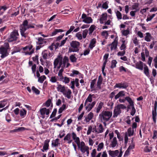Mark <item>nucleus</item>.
<instances>
[{
	"instance_id": "nucleus-1",
	"label": "nucleus",
	"mask_w": 157,
	"mask_h": 157,
	"mask_svg": "<svg viewBox=\"0 0 157 157\" xmlns=\"http://www.w3.org/2000/svg\"><path fill=\"white\" fill-rule=\"evenodd\" d=\"M112 114V111L103 110L99 114V118L105 124V122L110 120Z\"/></svg>"
},
{
	"instance_id": "nucleus-2",
	"label": "nucleus",
	"mask_w": 157,
	"mask_h": 157,
	"mask_svg": "<svg viewBox=\"0 0 157 157\" xmlns=\"http://www.w3.org/2000/svg\"><path fill=\"white\" fill-rule=\"evenodd\" d=\"M30 28H35V27L33 25H31L30 24H29L27 20H25L20 26L21 34L22 36L25 38L26 37L25 32L26 30Z\"/></svg>"
},
{
	"instance_id": "nucleus-3",
	"label": "nucleus",
	"mask_w": 157,
	"mask_h": 157,
	"mask_svg": "<svg viewBox=\"0 0 157 157\" xmlns=\"http://www.w3.org/2000/svg\"><path fill=\"white\" fill-rule=\"evenodd\" d=\"M126 108L124 104H120L117 105L114 107V109L113 110V117L114 118L117 117L118 115L120 114L121 111V109H125Z\"/></svg>"
},
{
	"instance_id": "nucleus-4",
	"label": "nucleus",
	"mask_w": 157,
	"mask_h": 157,
	"mask_svg": "<svg viewBox=\"0 0 157 157\" xmlns=\"http://www.w3.org/2000/svg\"><path fill=\"white\" fill-rule=\"evenodd\" d=\"M80 43L77 41L73 40L70 43V45L72 48H70L69 50V52H78L79 49Z\"/></svg>"
},
{
	"instance_id": "nucleus-5",
	"label": "nucleus",
	"mask_w": 157,
	"mask_h": 157,
	"mask_svg": "<svg viewBox=\"0 0 157 157\" xmlns=\"http://www.w3.org/2000/svg\"><path fill=\"white\" fill-rule=\"evenodd\" d=\"M82 153L84 155L86 154L87 156H88L90 154L89 151V147L86 146L84 142L82 141L80 143L79 148Z\"/></svg>"
},
{
	"instance_id": "nucleus-6",
	"label": "nucleus",
	"mask_w": 157,
	"mask_h": 157,
	"mask_svg": "<svg viewBox=\"0 0 157 157\" xmlns=\"http://www.w3.org/2000/svg\"><path fill=\"white\" fill-rule=\"evenodd\" d=\"M23 51V53L25 55H31L34 52V49L33 48V46L29 45L27 46L22 48Z\"/></svg>"
},
{
	"instance_id": "nucleus-7",
	"label": "nucleus",
	"mask_w": 157,
	"mask_h": 157,
	"mask_svg": "<svg viewBox=\"0 0 157 157\" xmlns=\"http://www.w3.org/2000/svg\"><path fill=\"white\" fill-rule=\"evenodd\" d=\"M122 149V148L121 147L120 151L118 155L119 151L117 150L115 151L109 150L108 151V152L109 155L111 157H115L116 156H117V157H121L123 154Z\"/></svg>"
},
{
	"instance_id": "nucleus-8",
	"label": "nucleus",
	"mask_w": 157,
	"mask_h": 157,
	"mask_svg": "<svg viewBox=\"0 0 157 157\" xmlns=\"http://www.w3.org/2000/svg\"><path fill=\"white\" fill-rule=\"evenodd\" d=\"M18 35V32L16 30L14 31L11 33L10 37L8 38V41L11 42L16 40Z\"/></svg>"
},
{
	"instance_id": "nucleus-9",
	"label": "nucleus",
	"mask_w": 157,
	"mask_h": 157,
	"mask_svg": "<svg viewBox=\"0 0 157 157\" xmlns=\"http://www.w3.org/2000/svg\"><path fill=\"white\" fill-rule=\"evenodd\" d=\"M118 37H116L113 42L111 44L108 45V46H110V49L111 51L113 50H116L117 49L118 43Z\"/></svg>"
},
{
	"instance_id": "nucleus-10",
	"label": "nucleus",
	"mask_w": 157,
	"mask_h": 157,
	"mask_svg": "<svg viewBox=\"0 0 157 157\" xmlns=\"http://www.w3.org/2000/svg\"><path fill=\"white\" fill-rule=\"evenodd\" d=\"M128 86V83L125 82L123 83L121 82L118 83H116L115 85L114 86V88H123L126 89Z\"/></svg>"
},
{
	"instance_id": "nucleus-11",
	"label": "nucleus",
	"mask_w": 157,
	"mask_h": 157,
	"mask_svg": "<svg viewBox=\"0 0 157 157\" xmlns=\"http://www.w3.org/2000/svg\"><path fill=\"white\" fill-rule=\"evenodd\" d=\"M41 114L42 116V117H48L49 114V109H47L45 108H44L40 110Z\"/></svg>"
},
{
	"instance_id": "nucleus-12",
	"label": "nucleus",
	"mask_w": 157,
	"mask_h": 157,
	"mask_svg": "<svg viewBox=\"0 0 157 157\" xmlns=\"http://www.w3.org/2000/svg\"><path fill=\"white\" fill-rule=\"evenodd\" d=\"M8 48H5L4 47L0 48V53L2 54L1 57L3 58L7 56L9 54L7 52V49Z\"/></svg>"
},
{
	"instance_id": "nucleus-13",
	"label": "nucleus",
	"mask_w": 157,
	"mask_h": 157,
	"mask_svg": "<svg viewBox=\"0 0 157 157\" xmlns=\"http://www.w3.org/2000/svg\"><path fill=\"white\" fill-rule=\"evenodd\" d=\"M71 94L72 92L71 90L68 89V87H66V89L63 94L65 97L68 99H70L71 98Z\"/></svg>"
},
{
	"instance_id": "nucleus-14",
	"label": "nucleus",
	"mask_w": 157,
	"mask_h": 157,
	"mask_svg": "<svg viewBox=\"0 0 157 157\" xmlns=\"http://www.w3.org/2000/svg\"><path fill=\"white\" fill-rule=\"evenodd\" d=\"M96 104L95 101H94L92 102V103H87L86 104L87 105L85 106V109L87 110L88 112L90 111L94 107Z\"/></svg>"
},
{
	"instance_id": "nucleus-15",
	"label": "nucleus",
	"mask_w": 157,
	"mask_h": 157,
	"mask_svg": "<svg viewBox=\"0 0 157 157\" xmlns=\"http://www.w3.org/2000/svg\"><path fill=\"white\" fill-rule=\"evenodd\" d=\"M107 14L106 13L102 14L99 19L100 24H103L104 23V22L107 20Z\"/></svg>"
},
{
	"instance_id": "nucleus-16",
	"label": "nucleus",
	"mask_w": 157,
	"mask_h": 157,
	"mask_svg": "<svg viewBox=\"0 0 157 157\" xmlns=\"http://www.w3.org/2000/svg\"><path fill=\"white\" fill-rule=\"evenodd\" d=\"M92 97L94 98L95 97V95L91 94H90L89 95L88 97L86 99L84 103V106H86L87 103L89 102L90 103H91L92 101Z\"/></svg>"
},
{
	"instance_id": "nucleus-17",
	"label": "nucleus",
	"mask_w": 157,
	"mask_h": 157,
	"mask_svg": "<svg viewBox=\"0 0 157 157\" xmlns=\"http://www.w3.org/2000/svg\"><path fill=\"white\" fill-rule=\"evenodd\" d=\"M63 57L61 55L58 56L57 58L56 59L54 62V67L55 68L58 64V63L61 62H62Z\"/></svg>"
},
{
	"instance_id": "nucleus-18",
	"label": "nucleus",
	"mask_w": 157,
	"mask_h": 157,
	"mask_svg": "<svg viewBox=\"0 0 157 157\" xmlns=\"http://www.w3.org/2000/svg\"><path fill=\"white\" fill-rule=\"evenodd\" d=\"M93 113L92 112H90L88 114L87 117H85L84 121L87 123L88 122L93 118Z\"/></svg>"
},
{
	"instance_id": "nucleus-19",
	"label": "nucleus",
	"mask_w": 157,
	"mask_h": 157,
	"mask_svg": "<svg viewBox=\"0 0 157 157\" xmlns=\"http://www.w3.org/2000/svg\"><path fill=\"white\" fill-rule=\"evenodd\" d=\"M143 62L140 61L139 62H137L136 63V67L138 69L142 70L143 69Z\"/></svg>"
},
{
	"instance_id": "nucleus-20",
	"label": "nucleus",
	"mask_w": 157,
	"mask_h": 157,
	"mask_svg": "<svg viewBox=\"0 0 157 157\" xmlns=\"http://www.w3.org/2000/svg\"><path fill=\"white\" fill-rule=\"evenodd\" d=\"M57 89L58 91L62 93L63 94L66 89V87H65L64 86L59 84L58 85Z\"/></svg>"
},
{
	"instance_id": "nucleus-21",
	"label": "nucleus",
	"mask_w": 157,
	"mask_h": 157,
	"mask_svg": "<svg viewBox=\"0 0 157 157\" xmlns=\"http://www.w3.org/2000/svg\"><path fill=\"white\" fill-rule=\"evenodd\" d=\"M96 42V39L95 38L92 39L90 43L89 46V48L91 49H92L95 46V44Z\"/></svg>"
},
{
	"instance_id": "nucleus-22",
	"label": "nucleus",
	"mask_w": 157,
	"mask_h": 157,
	"mask_svg": "<svg viewBox=\"0 0 157 157\" xmlns=\"http://www.w3.org/2000/svg\"><path fill=\"white\" fill-rule=\"evenodd\" d=\"M144 73L147 77H150V75L149 72V69L148 67L146 64L144 65Z\"/></svg>"
},
{
	"instance_id": "nucleus-23",
	"label": "nucleus",
	"mask_w": 157,
	"mask_h": 157,
	"mask_svg": "<svg viewBox=\"0 0 157 157\" xmlns=\"http://www.w3.org/2000/svg\"><path fill=\"white\" fill-rule=\"evenodd\" d=\"M102 82V78L101 76H100L98 77V81L97 82V87L99 89H100L101 88V84Z\"/></svg>"
},
{
	"instance_id": "nucleus-24",
	"label": "nucleus",
	"mask_w": 157,
	"mask_h": 157,
	"mask_svg": "<svg viewBox=\"0 0 157 157\" xmlns=\"http://www.w3.org/2000/svg\"><path fill=\"white\" fill-rule=\"evenodd\" d=\"M146 36L144 37V40L147 42H150L151 41V39L152 38V36L149 33H145Z\"/></svg>"
},
{
	"instance_id": "nucleus-25",
	"label": "nucleus",
	"mask_w": 157,
	"mask_h": 157,
	"mask_svg": "<svg viewBox=\"0 0 157 157\" xmlns=\"http://www.w3.org/2000/svg\"><path fill=\"white\" fill-rule=\"evenodd\" d=\"M125 100H126L129 103V105L132 106H134V102L132 99L129 97H125Z\"/></svg>"
},
{
	"instance_id": "nucleus-26",
	"label": "nucleus",
	"mask_w": 157,
	"mask_h": 157,
	"mask_svg": "<svg viewBox=\"0 0 157 157\" xmlns=\"http://www.w3.org/2000/svg\"><path fill=\"white\" fill-rule=\"evenodd\" d=\"M82 21L85 23L89 24L92 22L93 20L90 17H87L85 19H83Z\"/></svg>"
},
{
	"instance_id": "nucleus-27",
	"label": "nucleus",
	"mask_w": 157,
	"mask_h": 157,
	"mask_svg": "<svg viewBox=\"0 0 157 157\" xmlns=\"http://www.w3.org/2000/svg\"><path fill=\"white\" fill-rule=\"evenodd\" d=\"M98 127V133H99L103 132L104 131V128L102 124H99Z\"/></svg>"
},
{
	"instance_id": "nucleus-28",
	"label": "nucleus",
	"mask_w": 157,
	"mask_h": 157,
	"mask_svg": "<svg viewBox=\"0 0 157 157\" xmlns=\"http://www.w3.org/2000/svg\"><path fill=\"white\" fill-rule=\"evenodd\" d=\"M103 105L104 103L102 102H100L99 103L98 106L96 109V112L97 113H98L100 112V110L102 108Z\"/></svg>"
},
{
	"instance_id": "nucleus-29",
	"label": "nucleus",
	"mask_w": 157,
	"mask_h": 157,
	"mask_svg": "<svg viewBox=\"0 0 157 157\" xmlns=\"http://www.w3.org/2000/svg\"><path fill=\"white\" fill-rule=\"evenodd\" d=\"M96 28V27L94 25H91L89 29V34L90 35H91Z\"/></svg>"
},
{
	"instance_id": "nucleus-30",
	"label": "nucleus",
	"mask_w": 157,
	"mask_h": 157,
	"mask_svg": "<svg viewBox=\"0 0 157 157\" xmlns=\"http://www.w3.org/2000/svg\"><path fill=\"white\" fill-rule=\"evenodd\" d=\"M48 142L49 141L47 140H45V141L44 144L43 146V149H42L41 150L43 152L44 151V150H46L48 149Z\"/></svg>"
},
{
	"instance_id": "nucleus-31",
	"label": "nucleus",
	"mask_w": 157,
	"mask_h": 157,
	"mask_svg": "<svg viewBox=\"0 0 157 157\" xmlns=\"http://www.w3.org/2000/svg\"><path fill=\"white\" fill-rule=\"evenodd\" d=\"M59 139H56L55 140H53L52 142V147H56L59 144Z\"/></svg>"
},
{
	"instance_id": "nucleus-32",
	"label": "nucleus",
	"mask_w": 157,
	"mask_h": 157,
	"mask_svg": "<svg viewBox=\"0 0 157 157\" xmlns=\"http://www.w3.org/2000/svg\"><path fill=\"white\" fill-rule=\"evenodd\" d=\"M132 10H135V11L136 12L139 10L140 8L139 7V4L138 3H135L132 6Z\"/></svg>"
},
{
	"instance_id": "nucleus-33",
	"label": "nucleus",
	"mask_w": 157,
	"mask_h": 157,
	"mask_svg": "<svg viewBox=\"0 0 157 157\" xmlns=\"http://www.w3.org/2000/svg\"><path fill=\"white\" fill-rule=\"evenodd\" d=\"M69 59L66 56H65L63 59L62 68H65L66 63L68 62Z\"/></svg>"
},
{
	"instance_id": "nucleus-34",
	"label": "nucleus",
	"mask_w": 157,
	"mask_h": 157,
	"mask_svg": "<svg viewBox=\"0 0 157 157\" xmlns=\"http://www.w3.org/2000/svg\"><path fill=\"white\" fill-rule=\"evenodd\" d=\"M75 54L72 55L70 56V59L72 62H76L77 59L75 56Z\"/></svg>"
},
{
	"instance_id": "nucleus-35",
	"label": "nucleus",
	"mask_w": 157,
	"mask_h": 157,
	"mask_svg": "<svg viewBox=\"0 0 157 157\" xmlns=\"http://www.w3.org/2000/svg\"><path fill=\"white\" fill-rule=\"evenodd\" d=\"M128 135L129 136H133L134 133V130H132V129L131 128H129L128 130Z\"/></svg>"
},
{
	"instance_id": "nucleus-36",
	"label": "nucleus",
	"mask_w": 157,
	"mask_h": 157,
	"mask_svg": "<svg viewBox=\"0 0 157 157\" xmlns=\"http://www.w3.org/2000/svg\"><path fill=\"white\" fill-rule=\"evenodd\" d=\"M66 105L65 104H63L62 106L60 107L58 111V113L60 114L62 113L63 111L66 109Z\"/></svg>"
},
{
	"instance_id": "nucleus-37",
	"label": "nucleus",
	"mask_w": 157,
	"mask_h": 157,
	"mask_svg": "<svg viewBox=\"0 0 157 157\" xmlns=\"http://www.w3.org/2000/svg\"><path fill=\"white\" fill-rule=\"evenodd\" d=\"M97 80V78H95L93 80H92L91 83L90 87L91 89H93L94 88V85L96 83V82Z\"/></svg>"
},
{
	"instance_id": "nucleus-38",
	"label": "nucleus",
	"mask_w": 157,
	"mask_h": 157,
	"mask_svg": "<svg viewBox=\"0 0 157 157\" xmlns=\"http://www.w3.org/2000/svg\"><path fill=\"white\" fill-rule=\"evenodd\" d=\"M152 116L154 122L155 123L156 121L157 112H152Z\"/></svg>"
},
{
	"instance_id": "nucleus-39",
	"label": "nucleus",
	"mask_w": 157,
	"mask_h": 157,
	"mask_svg": "<svg viewBox=\"0 0 157 157\" xmlns=\"http://www.w3.org/2000/svg\"><path fill=\"white\" fill-rule=\"evenodd\" d=\"M45 43L44 40L41 37L39 38L38 39V41L37 42V44H41Z\"/></svg>"
},
{
	"instance_id": "nucleus-40",
	"label": "nucleus",
	"mask_w": 157,
	"mask_h": 157,
	"mask_svg": "<svg viewBox=\"0 0 157 157\" xmlns=\"http://www.w3.org/2000/svg\"><path fill=\"white\" fill-rule=\"evenodd\" d=\"M117 63V61L115 60H113L111 62V68H114L116 66V64Z\"/></svg>"
},
{
	"instance_id": "nucleus-41",
	"label": "nucleus",
	"mask_w": 157,
	"mask_h": 157,
	"mask_svg": "<svg viewBox=\"0 0 157 157\" xmlns=\"http://www.w3.org/2000/svg\"><path fill=\"white\" fill-rule=\"evenodd\" d=\"M75 36L77 37L79 40H81L82 38V34L80 32H79L76 33L75 35Z\"/></svg>"
},
{
	"instance_id": "nucleus-42",
	"label": "nucleus",
	"mask_w": 157,
	"mask_h": 157,
	"mask_svg": "<svg viewBox=\"0 0 157 157\" xmlns=\"http://www.w3.org/2000/svg\"><path fill=\"white\" fill-rule=\"evenodd\" d=\"M104 144L103 143L101 142L100 143L98 146L97 150L98 151H101V149L103 148Z\"/></svg>"
},
{
	"instance_id": "nucleus-43",
	"label": "nucleus",
	"mask_w": 157,
	"mask_h": 157,
	"mask_svg": "<svg viewBox=\"0 0 157 157\" xmlns=\"http://www.w3.org/2000/svg\"><path fill=\"white\" fill-rule=\"evenodd\" d=\"M71 134L70 133H68L64 137L63 139V140H69L71 138Z\"/></svg>"
},
{
	"instance_id": "nucleus-44",
	"label": "nucleus",
	"mask_w": 157,
	"mask_h": 157,
	"mask_svg": "<svg viewBox=\"0 0 157 157\" xmlns=\"http://www.w3.org/2000/svg\"><path fill=\"white\" fill-rule=\"evenodd\" d=\"M46 78V77L44 75L38 78V81L41 83H42Z\"/></svg>"
},
{
	"instance_id": "nucleus-45",
	"label": "nucleus",
	"mask_w": 157,
	"mask_h": 157,
	"mask_svg": "<svg viewBox=\"0 0 157 157\" xmlns=\"http://www.w3.org/2000/svg\"><path fill=\"white\" fill-rule=\"evenodd\" d=\"M116 16L117 18L118 19H121L122 18V14L121 12L117 10L116 12Z\"/></svg>"
},
{
	"instance_id": "nucleus-46",
	"label": "nucleus",
	"mask_w": 157,
	"mask_h": 157,
	"mask_svg": "<svg viewBox=\"0 0 157 157\" xmlns=\"http://www.w3.org/2000/svg\"><path fill=\"white\" fill-rule=\"evenodd\" d=\"M75 140V142L77 144L78 148H79L80 144L79 138L78 137H77L75 139V140Z\"/></svg>"
},
{
	"instance_id": "nucleus-47",
	"label": "nucleus",
	"mask_w": 157,
	"mask_h": 157,
	"mask_svg": "<svg viewBox=\"0 0 157 157\" xmlns=\"http://www.w3.org/2000/svg\"><path fill=\"white\" fill-rule=\"evenodd\" d=\"M33 91L36 94H40V91L39 90L36 88L34 86H33L32 88Z\"/></svg>"
},
{
	"instance_id": "nucleus-48",
	"label": "nucleus",
	"mask_w": 157,
	"mask_h": 157,
	"mask_svg": "<svg viewBox=\"0 0 157 157\" xmlns=\"http://www.w3.org/2000/svg\"><path fill=\"white\" fill-rule=\"evenodd\" d=\"M136 112V109L135 108L134 105L132 106V111L130 112V114L133 116L134 115Z\"/></svg>"
},
{
	"instance_id": "nucleus-49",
	"label": "nucleus",
	"mask_w": 157,
	"mask_h": 157,
	"mask_svg": "<svg viewBox=\"0 0 157 157\" xmlns=\"http://www.w3.org/2000/svg\"><path fill=\"white\" fill-rule=\"evenodd\" d=\"M88 30L87 29H85L83 31L82 37L83 38H85L88 33Z\"/></svg>"
},
{
	"instance_id": "nucleus-50",
	"label": "nucleus",
	"mask_w": 157,
	"mask_h": 157,
	"mask_svg": "<svg viewBox=\"0 0 157 157\" xmlns=\"http://www.w3.org/2000/svg\"><path fill=\"white\" fill-rule=\"evenodd\" d=\"M122 34L124 36H127L129 34V31L128 29L127 30H124L122 32Z\"/></svg>"
},
{
	"instance_id": "nucleus-51",
	"label": "nucleus",
	"mask_w": 157,
	"mask_h": 157,
	"mask_svg": "<svg viewBox=\"0 0 157 157\" xmlns=\"http://www.w3.org/2000/svg\"><path fill=\"white\" fill-rule=\"evenodd\" d=\"M6 100H4L0 102V108H3L5 106L6 103H5L4 102H6Z\"/></svg>"
},
{
	"instance_id": "nucleus-52",
	"label": "nucleus",
	"mask_w": 157,
	"mask_h": 157,
	"mask_svg": "<svg viewBox=\"0 0 157 157\" xmlns=\"http://www.w3.org/2000/svg\"><path fill=\"white\" fill-rule=\"evenodd\" d=\"M57 110L56 108L54 109L52 114H51L50 118H52L55 116L57 112Z\"/></svg>"
},
{
	"instance_id": "nucleus-53",
	"label": "nucleus",
	"mask_w": 157,
	"mask_h": 157,
	"mask_svg": "<svg viewBox=\"0 0 157 157\" xmlns=\"http://www.w3.org/2000/svg\"><path fill=\"white\" fill-rule=\"evenodd\" d=\"M70 80L69 78L67 77H64V78L63 81V82H65V84H67L70 82Z\"/></svg>"
},
{
	"instance_id": "nucleus-54",
	"label": "nucleus",
	"mask_w": 157,
	"mask_h": 157,
	"mask_svg": "<svg viewBox=\"0 0 157 157\" xmlns=\"http://www.w3.org/2000/svg\"><path fill=\"white\" fill-rule=\"evenodd\" d=\"M26 111L24 109H22L21 110L20 112V115L21 116H23L26 115Z\"/></svg>"
},
{
	"instance_id": "nucleus-55",
	"label": "nucleus",
	"mask_w": 157,
	"mask_h": 157,
	"mask_svg": "<svg viewBox=\"0 0 157 157\" xmlns=\"http://www.w3.org/2000/svg\"><path fill=\"white\" fill-rule=\"evenodd\" d=\"M85 112L84 111H83L81 114H80L78 117V121H79L82 120V117L83 116V115L84 114Z\"/></svg>"
},
{
	"instance_id": "nucleus-56",
	"label": "nucleus",
	"mask_w": 157,
	"mask_h": 157,
	"mask_svg": "<svg viewBox=\"0 0 157 157\" xmlns=\"http://www.w3.org/2000/svg\"><path fill=\"white\" fill-rule=\"evenodd\" d=\"M125 53V51L123 50L122 51H120L117 53V55L120 56H123Z\"/></svg>"
},
{
	"instance_id": "nucleus-57",
	"label": "nucleus",
	"mask_w": 157,
	"mask_h": 157,
	"mask_svg": "<svg viewBox=\"0 0 157 157\" xmlns=\"http://www.w3.org/2000/svg\"><path fill=\"white\" fill-rule=\"evenodd\" d=\"M117 144V142H116V141H112L111 144L109 146L110 147H112L113 148L116 146Z\"/></svg>"
},
{
	"instance_id": "nucleus-58",
	"label": "nucleus",
	"mask_w": 157,
	"mask_h": 157,
	"mask_svg": "<svg viewBox=\"0 0 157 157\" xmlns=\"http://www.w3.org/2000/svg\"><path fill=\"white\" fill-rule=\"evenodd\" d=\"M108 4L107 2H105L102 5V8L105 9H107L108 8Z\"/></svg>"
},
{
	"instance_id": "nucleus-59",
	"label": "nucleus",
	"mask_w": 157,
	"mask_h": 157,
	"mask_svg": "<svg viewBox=\"0 0 157 157\" xmlns=\"http://www.w3.org/2000/svg\"><path fill=\"white\" fill-rule=\"evenodd\" d=\"M92 129V127L91 126H90L88 128V130L87 132V135H89L91 132Z\"/></svg>"
},
{
	"instance_id": "nucleus-60",
	"label": "nucleus",
	"mask_w": 157,
	"mask_h": 157,
	"mask_svg": "<svg viewBox=\"0 0 157 157\" xmlns=\"http://www.w3.org/2000/svg\"><path fill=\"white\" fill-rule=\"evenodd\" d=\"M126 44H121L120 48V49L121 50H125L126 49Z\"/></svg>"
},
{
	"instance_id": "nucleus-61",
	"label": "nucleus",
	"mask_w": 157,
	"mask_h": 157,
	"mask_svg": "<svg viewBox=\"0 0 157 157\" xmlns=\"http://www.w3.org/2000/svg\"><path fill=\"white\" fill-rule=\"evenodd\" d=\"M64 34H63L61 35H60L58 36L56 38V40H55L56 41H59L64 36Z\"/></svg>"
},
{
	"instance_id": "nucleus-62",
	"label": "nucleus",
	"mask_w": 157,
	"mask_h": 157,
	"mask_svg": "<svg viewBox=\"0 0 157 157\" xmlns=\"http://www.w3.org/2000/svg\"><path fill=\"white\" fill-rule=\"evenodd\" d=\"M101 36H108V33L107 31H103L101 33Z\"/></svg>"
},
{
	"instance_id": "nucleus-63",
	"label": "nucleus",
	"mask_w": 157,
	"mask_h": 157,
	"mask_svg": "<svg viewBox=\"0 0 157 157\" xmlns=\"http://www.w3.org/2000/svg\"><path fill=\"white\" fill-rule=\"evenodd\" d=\"M157 131L155 130L153 132V136L152 138L154 139H156L157 138Z\"/></svg>"
},
{
	"instance_id": "nucleus-64",
	"label": "nucleus",
	"mask_w": 157,
	"mask_h": 157,
	"mask_svg": "<svg viewBox=\"0 0 157 157\" xmlns=\"http://www.w3.org/2000/svg\"><path fill=\"white\" fill-rule=\"evenodd\" d=\"M96 150L94 149L93 150L92 152L91 153V157H94L96 155Z\"/></svg>"
}]
</instances>
